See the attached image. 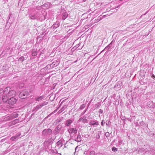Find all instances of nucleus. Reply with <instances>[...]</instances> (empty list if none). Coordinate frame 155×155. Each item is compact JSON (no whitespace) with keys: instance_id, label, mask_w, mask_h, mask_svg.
Listing matches in <instances>:
<instances>
[{"instance_id":"obj_2","label":"nucleus","mask_w":155,"mask_h":155,"mask_svg":"<svg viewBox=\"0 0 155 155\" xmlns=\"http://www.w3.org/2000/svg\"><path fill=\"white\" fill-rule=\"evenodd\" d=\"M28 95V92L26 90H24L19 94V97L21 99H25Z\"/></svg>"},{"instance_id":"obj_32","label":"nucleus","mask_w":155,"mask_h":155,"mask_svg":"<svg viewBox=\"0 0 155 155\" xmlns=\"http://www.w3.org/2000/svg\"><path fill=\"white\" fill-rule=\"evenodd\" d=\"M85 104H83L80 106L79 109L81 110H82L84 108V107H85Z\"/></svg>"},{"instance_id":"obj_44","label":"nucleus","mask_w":155,"mask_h":155,"mask_svg":"<svg viewBox=\"0 0 155 155\" xmlns=\"http://www.w3.org/2000/svg\"><path fill=\"white\" fill-rule=\"evenodd\" d=\"M147 12H146L145 14H143V15H145V14H146L147 13Z\"/></svg>"},{"instance_id":"obj_48","label":"nucleus","mask_w":155,"mask_h":155,"mask_svg":"<svg viewBox=\"0 0 155 155\" xmlns=\"http://www.w3.org/2000/svg\"><path fill=\"white\" fill-rule=\"evenodd\" d=\"M154 79H155V77L153 78Z\"/></svg>"},{"instance_id":"obj_27","label":"nucleus","mask_w":155,"mask_h":155,"mask_svg":"<svg viewBox=\"0 0 155 155\" xmlns=\"http://www.w3.org/2000/svg\"><path fill=\"white\" fill-rule=\"evenodd\" d=\"M61 144H62V141L61 140H60L58 141L57 143V144L58 146H62Z\"/></svg>"},{"instance_id":"obj_11","label":"nucleus","mask_w":155,"mask_h":155,"mask_svg":"<svg viewBox=\"0 0 155 155\" xmlns=\"http://www.w3.org/2000/svg\"><path fill=\"white\" fill-rule=\"evenodd\" d=\"M73 122V120L70 119L67 120L65 123V125L67 126H69L70 124Z\"/></svg>"},{"instance_id":"obj_20","label":"nucleus","mask_w":155,"mask_h":155,"mask_svg":"<svg viewBox=\"0 0 155 155\" xmlns=\"http://www.w3.org/2000/svg\"><path fill=\"white\" fill-rule=\"evenodd\" d=\"M18 86L20 88H22L24 86V84L23 83L21 82L19 84Z\"/></svg>"},{"instance_id":"obj_16","label":"nucleus","mask_w":155,"mask_h":155,"mask_svg":"<svg viewBox=\"0 0 155 155\" xmlns=\"http://www.w3.org/2000/svg\"><path fill=\"white\" fill-rule=\"evenodd\" d=\"M112 43L111 42L105 48V49L107 51H109V49L112 47Z\"/></svg>"},{"instance_id":"obj_28","label":"nucleus","mask_w":155,"mask_h":155,"mask_svg":"<svg viewBox=\"0 0 155 155\" xmlns=\"http://www.w3.org/2000/svg\"><path fill=\"white\" fill-rule=\"evenodd\" d=\"M106 124L107 125L109 126L110 124V120H107L106 121Z\"/></svg>"},{"instance_id":"obj_33","label":"nucleus","mask_w":155,"mask_h":155,"mask_svg":"<svg viewBox=\"0 0 155 155\" xmlns=\"http://www.w3.org/2000/svg\"><path fill=\"white\" fill-rule=\"evenodd\" d=\"M64 107H63L62 108H61L60 110L58 111V113L59 114L61 113L62 111L64 110Z\"/></svg>"},{"instance_id":"obj_38","label":"nucleus","mask_w":155,"mask_h":155,"mask_svg":"<svg viewBox=\"0 0 155 155\" xmlns=\"http://www.w3.org/2000/svg\"><path fill=\"white\" fill-rule=\"evenodd\" d=\"M104 120H103L102 121V122H101V124L102 126H104V124L105 123V122L103 121Z\"/></svg>"},{"instance_id":"obj_45","label":"nucleus","mask_w":155,"mask_h":155,"mask_svg":"<svg viewBox=\"0 0 155 155\" xmlns=\"http://www.w3.org/2000/svg\"><path fill=\"white\" fill-rule=\"evenodd\" d=\"M152 107H155V105L153 106Z\"/></svg>"},{"instance_id":"obj_17","label":"nucleus","mask_w":155,"mask_h":155,"mask_svg":"<svg viewBox=\"0 0 155 155\" xmlns=\"http://www.w3.org/2000/svg\"><path fill=\"white\" fill-rule=\"evenodd\" d=\"M16 94V92L14 90L10 91V96H15Z\"/></svg>"},{"instance_id":"obj_34","label":"nucleus","mask_w":155,"mask_h":155,"mask_svg":"<svg viewBox=\"0 0 155 155\" xmlns=\"http://www.w3.org/2000/svg\"><path fill=\"white\" fill-rule=\"evenodd\" d=\"M90 155H95V152L94 151H91L90 153Z\"/></svg>"},{"instance_id":"obj_19","label":"nucleus","mask_w":155,"mask_h":155,"mask_svg":"<svg viewBox=\"0 0 155 155\" xmlns=\"http://www.w3.org/2000/svg\"><path fill=\"white\" fill-rule=\"evenodd\" d=\"M32 56H35L37 54V52L35 50H33L32 51Z\"/></svg>"},{"instance_id":"obj_5","label":"nucleus","mask_w":155,"mask_h":155,"mask_svg":"<svg viewBox=\"0 0 155 155\" xmlns=\"http://www.w3.org/2000/svg\"><path fill=\"white\" fill-rule=\"evenodd\" d=\"M21 134L20 133H17L14 136L10 138V140H11L12 141L15 140H18L20 136L21 135Z\"/></svg>"},{"instance_id":"obj_41","label":"nucleus","mask_w":155,"mask_h":155,"mask_svg":"<svg viewBox=\"0 0 155 155\" xmlns=\"http://www.w3.org/2000/svg\"><path fill=\"white\" fill-rule=\"evenodd\" d=\"M95 155H101V153H96Z\"/></svg>"},{"instance_id":"obj_22","label":"nucleus","mask_w":155,"mask_h":155,"mask_svg":"<svg viewBox=\"0 0 155 155\" xmlns=\"http://www.w3.org/2000/svg\"><path fill=\"white\" fill-rule=\"evenodd\" d=\"M106 15H103L102 18H101V17L98 18L96 20V22H98L99 21L101 20V19L102 18L105 17L106 16Z\"/></svg>"},{"instance_id":"obj_15","label":"nucleus","mask_w":155,"mask_h":155,"mask_svg":"<svg viewBox=\"0 0 155 155\" xmlns=\"http://www.w3.org/2000/svg\"><path fill=\"white\" fill-rule=\"evenodd\" d=\"M2 101L5 102H6L8 99V98L7 96H4L2 98Z\"/></svg>"},{"instance_id":"obj_39","label":"nucleus","mask_w":155,"mask_h":155,"mask_svg":"<svg viewBox=\"0 0 155 155\" xmlns=\"http://www.w3.org/2000/svg\"><path fill=\"white\" fill-rule=\"evenodd\" d=\"M56 123H58L59 122H60L61 121V119H60V120H56Z\"/></svg>"},{"instance_id":"obj_4","label":"nucleus","mask_w":155,"mask_h":155,"mask_svg":"<svg viewBox=\"0 0 155 155\" xmlns=\"http://www.w3.org/2000/svg\"><path fill=\"white\" fill-rule=\"evenodd\" d=\"M89 124L90 125L94 127L97 126L99 125L98 121L95 120H91L89 122Z\"/></svg>"},{"instance_id":"obj_8","label":"nucleus","mask_w":155,"mask_h":155,"mask_svg":"<svg viewBox=\"0 0 155 155\" xmlns=\"http://www.w3.org/2000/svg\"><path fill=\"white\" fill-rule=\"evenodd\" d=\"M18 114L16 112H14L10 114V119H13L18 117Z\"/></svg>"},{"instance_id":"obj_26","label":"nucleus","mask_w":155,"mask_h":155,"mask_svg":"<svg viewBox=\"0 0 155 155\" xmlns=\"http://www.w3.org/2000/svg\"><path fill=\"white\" fill-rule=\"evenodd\" d=\"M51 65L52 66V67H54L58 65V64L56 62H53V63L51 64Z\"/></svg>"},{"instance_id":"obj_40","label":"nucleus","mask_w":155,"mask_h":155,"mask_svg":"<svg viewBox=\"0 0 155 155\" xmlns=\"http://www.w3.org/2000/svg\"><path fill=\"white\" fill-rule=\"evenodd\" d=\"M140 124L141 125H144V123L143 121H142L140 123Z\"/></svg>"},{"instance_id":"obj_10","label":"nucleus","mask_w":155,"mask_h":155,"mask_svg":"<svg viewBox=\"0 0 155 155\" xmlns=\"http://www.w3.org/2000/svg\"><path fill=\"white\" fill-rule=\"evenodd\" d=\"M59 25L60 24L59 22L56 21L54 24L51 28H56L59 26Z\"/></svg>"},{"instance_id":"obj_21","label":"nucleus","mask_w":155,"mask_h":155,"mask_svg":"<svg viewBox=\"0 0 155 155\" xmlns=\"http://www.w3.org/2000/svg\"><path fill=\"white\" fill-rule=\"evenodd\" d=\"M61 127H62L61 125L59 124V125H58L57 126V127H56V128H55V129H56V130L59 131L61 129Z\"/></svg>"},{"instance_id":"obj_31","label":"nucleus","mask_w":155,"mask_h":155,"mask_svg":"<svg viewBox=\"0 0 155 155\" xmlns=\"http://www.w3.org/2000/svg\"><path fill=\"white\" fill-rule=\"evenodd\" d=\"M112 150L114 152H116L117 151V149L115 147H113L112 148Z\"/></svg>"},{"instance_id":"obj_35","label":"nucleus","mask_w":155,"mask_h":155,"mask_svg":"<svg viewBox=\"0 0 155 155\" xmlns=\"http://www.w3.org/2000/svg\"><path fill=\"white\" fill-rule=\"evenodd\" d=\"M144 151V149L143 148H141V149L140 148L139 149V150H138V152H139V153H140V152L142 153V152H143Z\"/></svg>"},{"instance_id":"obj_25","label":"nucleus","mask_w":155,"mask_h":155,"mask_svg":"<svg viewBox=\"0 0 155 155\" xmlns=\"http://www.w3.org/2000/svg\"><path fill=\"white\" fill-rule=\"evenodd\" d=\"M25 59V58L23 56L21 57L18 60L21 62H23Z\"/></svg>"},{"instance_id":"obj_14","label":"nucleus","mask_w":155,"mask_h":155,"mask_svg":"<svg viewBox=\"0 0 155 155\" xmlns=\"http://www.w3.org/2000/svg\"><path fill=\"white\" fill-rule=\"evenodd\" d=\"M44 98V96H41L38 97H36L35 98V100L36 101H39L43 99Z\"/></svg>"},{"instance_id":"obj_29","label":"nucleus","mask_w":155,"mask_h":155,"mask_svg":"<svg viewBox=\"0 0 155 155\" xmlns=\"http://www.w3.org/2000/svg\"><path fill=\"white\" fill-rule=\"evenodd\" d=\"M68 15L66 13H64L63 15V16L62 17V19L64 20L66 19V18L67 17Z\"/></svg>"},{"instance_id":"obj_24","label":"nucleus","mask_w":155,"mask_h":155,"mask_svg":"<svg viewBox=\"0 0 155 155\" xmlns=\"http://www.w3.org/2000/svg\"><path fill=\"white\" fill-rule=\"evenodd\" d=\"M53 133L55 135H57L59 133L58 130L55 129L54 130Z\"/></svg>"},{"instance_id":"obj_46","label":"nucleus","mask_w":155,"mask_h":155,"mask_svg":"<svg viewBox=\"0 0 155 155\" xmlns=\"http://www.w3.org/2000/svg\"><path fill=\"white\" fill-rule=\"evenodd\" d=\"M119 5L117 7H117H119ZM116 8H117V7H116Z\"/></svg>"},{"instance_id":"obj_1","label":"nucleus","mask_w":155,"mask_h":155,"mask_svg":"<svg viewBox=\"0 0 155 155\" xmlns=\"http://www.w3.org/2000/svg\"><path fill=\"white\" fill-rule=\"evenodd\" d=\"M52 133V130L50 128L46 129L44 130L42 132L43 136L48 137Z\"/></svg>"},{"instance_id":"obj_36","label":"nucleus","mask_w":155,"mask_h":155,"mask_svg":"<svg viewBox=\"0 0 155 155\" xmlns=\"http://www.w3.org/2000/svg\"><path fill=\"white\" fill-rule=\"evenodd\" d=\"M101 106V104L98 103L96 104V105L95 107L96 108H97Z\"/></svg>"},{"instance_id":"obj_23","label":"nucleus","mask_w":155,"mask_h":155,"mask_svg":"<svg viewBox=\"0 0 155 155\" xmlns=\"http://www.w3.org/2000/svg\"><path fill=\"white\" fill-rule=\"evenodd\" d=\"M19 121V120L18 119H16L14 120L13 121H12L11 122V124H15L16 123H18Z\"/></svg>"},{"instance_id":"obj_3","label":"nucleus","mask_w":155,"mask_h":155,"mask_svg":"<svg viewBox=\"0 0 155 155\" xmlns=\"http://www.w3.org/2000/svg\"><path fill=\"white\" fill-rule=\"evenodd\" d=\"M47 104V103H43L41 104L37 105L36 107H35L33 110V111L34 112H36L38 110L40 109L44 105H45Z\"/></svg>"},{"instance_id":"obj_49","label":"nucleus","mask_w":155,"mask_h":155,"mask_svg":"<svg viewBox=\"0 0 155 155\" xmlns=\"http://www.w3.org/2000/svg\"><path fill=\"white\" fill-rule=\"evenodd\" d=\"M10 108L12 107L10 106Z\"/></svg>"},{"instance_id":"obj_42","label":"nucleus","mask_w":155,"mask_h":155,"mask_svg":"<svg viewBox=\"0 0 155 155\" xmlns=\"http://www.w3.org/2000/svg\"><path fill=\"white\" fill-rule=\"evenodd\" d=\"M87 0H83V2H85Z\"/></svg>"},{"instance_id":"obj_30","label":"nucleus","mask_w":155,"mask_h":155,"mask_svg":"<svg viewBox=\"0 0 155 155\" xmlns=\"http://www.w3.org/2000/svg\"><path fill=\"white\" fill-rule=\"evenodd\" d=\"M57 109H56L53 112H52L49 115H48L47 116V117H48L50 116L51 115L56 112L57 111Z\"/></svg>"},{"instance_id":"obj_9","label":"nucleus","mask_w":155,"mask_h":155,"mask_svg":"<svg viewBox=\"0 0 155 155\" xmlns=\"http://www.w3.org/2000/svg\"><path fill=\"white\" fill-rule=\"evenodd\" d=\"M16 102V99L12 97H10V104H15Z\"/></svg>"},{"instance_id":"obj_7","label":"nucleus","mask_w":155,"mask_h":155,"mask_svg":"<svg viewBox=\"0 0 155 155\" xmlns=\"http://www.w3.org/2000/svg\"><path fill=\"white\" fill-rule=\"evenodd\" d=\"M68 131L70 134L73 133L74 134H76L77 132V129L75 128H71L68 130Z\"/></svg>"},{"instance_id":"obj_12","label":"nucleus","mask_w":155,"mask_h":155,"mask_svg":"<svg viewBox=\"0 0 155 155\" xmlns=\"http://www.w3.org/2000/svg\"><path fill=\"white\" fill-rule=\"evenodd\" d=\"M75 141L77 142H80L81 140V136L80 135L78 134L77 138H75Z\"/></svg>"},{"instance_id":"obj_13","label":"nucleus","mask_w":155,"mask_h":155,"mask_svg":"<svg viewBox=\"0 0 155 155\" xmlns=\"http://www.w3.org/2000/svg\"><path fill=\"white\" fill-rule=\"evenodd\" d=\"M101 134V131H97L96 134V138L97 139H99L100 138V136Z\"/></svg>"},{"instance_id":"obj_37","label":"nucleus","mask_w":155,"mask_h":155,"mask_svg":"<svg viewBox=\"0 0 155 155\" xmlns=\"http://www.w3.org/2000/svg\"><path fill=\"white\" fill-rule=\"evenodd\" d=\"M99 112L100 114H102L103 112V110L101 109H100Z\"/></svg>"},{"instance_id":"obj_18","label":"nucleus","mask_w":155,"mask_h":155,"mask_svg":"<svg viewBox=\"0 0 155 155\" xmlns=\"http://www.w3.org/2000/svg\"><path fill=\"white\" fill-rule=\"evenodd\" d=\"M30 16L31 19H35L37 18V16L36 15L32 14L30 15Z\"/></svg>"},{"instance_id":"obj_43","label":"nucleus","mask_w":155,"mask_h":155,"mask_svg":"<svg viewBox=\"0 0 155 155\" xmlns=\"http://www.w3.org/2000/svg\"><path fill=\"white\" fill-rule=\"evenodd\" d=\"M119 142L120 143H122V141H119Z\"/></svg>"},{"instance_id":"obj_47","label":"nucleus","mask_w":155,"mask_h":155,"mask_svg":"<svg viewBox=\"0 0 155 155\" xmlns=\"http://www.w3.org/2000/svg\"><path fill=\"white\" fill-rule=\"evenodd\" d=\"M101 155H104L103 154H102V153H101Z\"/></svg>"},{"instance_id":"obj_6","label":"nucleus","mask_w":155,"mask_h":155,"mask_svg":"<svg viewBox=\"0 0 155 155\" xmlns=\"http://www.w3.org/2000/svg\"><path fill=\"white\" fill-rule=\"evenodd\" d=\"M78 121H82L83 123H87V120L86 119V117L84 116L83 117H80L78 120Z\"/></svg>"}]
</instances>
